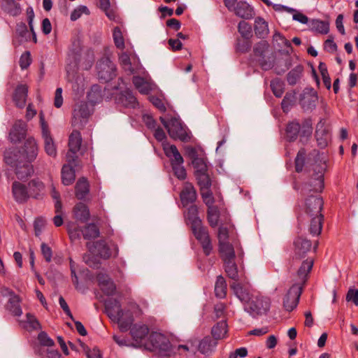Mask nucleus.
Listing matches in <instances>:
<instances>
[{
    "label": "nucleus",
    "mask_w": 358,
    "mask_h": 358,
    "mask_svg": "<svg viewBox=\"0 0 358 358\" xmlns=\"http://www.w3.org/2000/svg\"><path fill=\"white\" fill-rule=\"evenodd\" d=\"M81 141L80 133L77 130H74L69 136V150L72 152H78L80 148Z\"/></svg>",
    "instance_id": "nucleus-45"
},
{
    "label": "nucleus",
    "mask_w": 358,
    "mask_h": 358,
    "mask_svg": "<svg viewBox=\"0 0 358 358\" xmlns=\"http://www.w3.org/2000/svg\"><path fill=\"white\" fill-rule=\"evenodd\" d=\"M306 151L301 148L295 158V170L301 173L306 166L310 171H313L309 181L302 184L301 194L306 195L309 192H321L324 187V174L327 169L326 159L323 154H320L317 150L309 152L307 158Z\"/></svg>",
    "instance_id": "nucleus-1"
},
{
    "label": "nucleus",
    "mask_w": 358,
    "mask_h": 358,
    "mask_svg": "<svg viewBox=\"0 0 358 358\" xmlns=\"http://www.w3.org/2000/svg\"><path fill=\"white\" fill-rule=\"evenodd\" d=\"M87 82L85 81L83 76L78 75L75 83L73 85V90L78 99L82 97L85 94Z\"/></svg>",
    "instance_id": "nucleus-43"
},
{
    "label": "nucleus",
    "mask_w": 358,
    "mask_h": 358,
    "mask_svg": "<svg viewBox=\"0 0 358 358\" xmlns=\"http://www.w3.org/2000/svg\"><path fill=\"white\" fill-rule=\"evenodd\" d=\"M269 44L266 41H261L256 43L253 48V52L256 57L264 58L265 52L268 50Z\"/></svg>",
    "instance_id": "nucleus-56"
},
{
    "label": "nucleus",
    "mask_w": 358,
    "mask_h": 358,
    "mask_svg": "<svg viewBox=\"0 0 358 358\" xmlns=\"http://www.w3.org/2000/svg\"><path fill=\"white\" fill-rule=\"evenodd\" d=\"M69 345L72 350H74L80 353H83L87 358H90V349L84 342L78 340V345H76L71 342H69Z\"/></svg>",
    "instance_id": "nucleus-64"
},
{
    "label": "nucleus",
    "mask_w": 358,
    "mask_h": 358,
    "mask_svg": "<svg viewBox=\"0 0 358 358\" xmlns=\"http://www.w3.org/2000/svg\"><path fill=\"white\" fill-rule=\"evenodd\" d=\"M106 311L109 318L117 324L122 332H126L130 329V334L135 342V347L145 348L147 343V337L149 334V328L145 324H136L131 327L134 322L132 313L129 310H124L117 300H108L106 302Z\"/></svg>",
    "instance_id": "nucleus-2"
},
{
    "label": "nucleus",
    "mask_w": 358,
    "mask_h": 358,
    "mask_svg": "<svg viewBox=\"0 0 358 358\" xmlns=\"http://www.w3.org/2000/svg\"><path fill=\"white\" fill-rule=\"evenodd\" d=\"M1 6L5 11L13 16H16L20 13V4L15 0H3Z\"/></svg>",
    "instance_id": "nucleus-46"
},
{
    "label": "nucleus",
    "mask_w": 358,
    "mask_h": 358,
    "mask_svg": "<svg viewBox=\"0 0 358 358\" xmlns=\"http://www.w3.org/2000/svg\"><path fill=\"white\" fill-rule=\"evenodd\" d=\"M27 132V124L22 120L15 122L10 132V138L12 142L17 143L24 138Z\"/></svg>",
    "instance_id": "nucleus-25"
},
{
    "label": "nucleus",
    "mask_w": 358,
    "mask_h": 358,
    "mask_svg": "<svg viewBox=\"0 0 358 358\" xmlns=\"http://www.w3.org/2000/svg\"><path fill=\"white\" fill-rule=\"evenodd\" d=\"M31 163V162H28L27 161H24L15 169V172L18 179L22 180L31 176L34 172L33 166Z\"/></svg>",
    "instance_id": "nucleus-36"
},
{
    "label": "nucleus",
    "mask_w": 358,
    "mask_h": 358,
    "mask_svg": "<svg viewBox=\"0 0 358 358\" xmlns=\"http://www.w3.org/2000/svg\"><path fill=\"white\" fill-rule=\"evenodd\" d=\"M227 324L226 320H222L215 324L211 329V334L215 340L222 339L227 333Z\"/></svg>",
    "instance_id": "nucleus-40"
},
{
    "label": "nucleus",
    "mask_w": 358,
    "mask_h": 358,
    "mask_svg": "<svg viewBox=\"0 0 358 358\" xmlns=\"http://www.w3.org/2000/svg\"><path fill=\"white\" fill-rule=\"evenodd\" d=\"M312 122L310 119H305L302 124L294 120L287 123L285 132L286 138L289 142L296 141L300 134L301 136L308 137L312 134Z\"/></svg>",
    "instance_id": "nucleus-4"
},
{
    "label": "nucleus",
    "mask_w": 358,
    "mask_h": 358,
    "mask_svg": "<svg viewBox=\"0 0 358 358\" xmlns=\"http://www.w3.org/2000/svg\"><path fill=\"white\" fill-rule=\"evenodd\" d=\"M12 194L14 199L17 203H24L29 198L27 187L17 181L13 183Z\"/></svg>",
    "instance_id": "nucleus-27"
},
{
    "label": "nucleus",
    "mask_w": 358,
    "mask_h": 358,
    "mask_svg": "<svg viewBox=\"0 0 358 358\" xmlns=\"http://www.w3.org/2000/svg\"><path fill=\"white\" fill-rule=\"evenodd\" d=\"M230 287L241 301H248L250 299L249 293L239 282H234Z\"/></svg>",
    "instance_id": "nucleus-44"
},
{
    "label": "nucleus",
    "mask_w": 358,
    "mask_h": 358,
    "mask_svg": "<svg viewBox=\"0 0 358 358\" xmlns=\"http://www.w3.org/2000/svg\"><path fill=\"white\" fill-rule=\"evenodd\" d=\"M90 227H78L74 229H69L68 233L71 241L80 240L82 238L87 241L86 247L88 248L90 245Z\"/></svg>",
    "instance_id": "nucleus-26"
},
{
    "label": "nucleus",
    "mask_w": 358,
    "mask_h": 358,
    "mask_svg": "<svg viewBox=\"0 0 358 358\" xmlns=\"http://www.w3.org/2000/svg\"><path fill=\"white\" fill-rule=\"evenodd\" d=\"M255 32L259 38H265L269 32L268 23L262 17H257L255 20Z\"/></svg>",
    "instance_id": "nucleus-35"
},
{
    "label": "nucleus",
    "mask_w": 358,
    "mask_h": 358,
    "mask_svg": "<svg viewBox=\"0 0 358 358\" xmlns=\"http://www.w3.org/2000/svg\"><path fill=\"white\" fill-rule=\"evenodd\" d=\"M22 157L24 161L32 162L38 155V147L34 138H28L20 149Z\"/></svg>",
    "instance_id": "nucleus-16"
},
{
    "label": "nucleus",
    "mask_w": 358,
    "mask_h": 358,
    "mask_svg": "<svg viewBox=\"0 0 358 358\" xmlns=\"http://www.w3.org/2000/svg\"><path fill=\"white\" fill-rule=\"evenodd\" d=\"M133 83L136 88L143 94H148L150 88L145 80L140 76H134L133 78Z\"/></svg>",
    "instance_id": "nucleus-54"
},
{
    "label": "nucleus",
    "mask_w": 358,
    "mask_h": 358,
    "mask_svg": "<svg viewBox=\"0 0 358 358\" xmlns=\"http://www.w3.org/2000/svg\"><path fill=\"white\" fill-rule=\"evenodd\" d=\"M220 210L217 206H209L207 209V220L209 225L215 228L218 225L220 219Z\"/></svg>",
    "instance_id": "nucleus-41"
},
{
    "label": "nucleus",
    "mask_w": 358,
    "mask_h": 358,
    "mask_svg": "<svg viewBox=\"0 0 358 358\" xmlns=\"http://www.w3.org/2000/svg\"><path fill=\"white\" fill-rule=\"evenodd\" d=\"M18 297L13 295L9 299V308L10 310L16 316H20L22 313V309L18 304Z\"/></svg>",
    "instance_id": "nucleus-63"
},
{
    "label": "nucleus",
    "mask_w": 358,
    "mask_h": 358,
    "mask_svg": "<svg viewBox=\"0 0 358 358\" xmlns=\"http://www.w3.org/2000/svg\"><path fill=\"white\" fill-rule=\"evenodd\" d=\"M28 87L26 85H19L15 90L13 94V101L16 106L22 108L26 104L27 97Z\"/></svg>",
    "instance_id": "nucleus-28"
},
{
    "label": "nucleus",
    "mask_w": 358,
    "mask_h": 358,
    "mask_svg": "<svg viewBox=\"0 0 358 358\" xmlns=\"http://www.w3.org/2000/svg\"><path fill=\"white\" fill-rule=\"evenodd\" d=\"M303 287L301 284H293L288 290L283 299V306L287 311L293 310L299 301L302 293Z\"/></svg>",
    "instance_id": "nucleus-11"
},
{
    "label": "nucleus",
    "mask_w": 358,
    "mask_h": 358,
    "mask_svg": "<svg viewBox=\"0 0 358 358\" xmlns=\"http://www.w3.org/2000/svg\"><path fill=\"white\" fill-rule=\"evenodd\" d=\"M111 228L108 217L100 213L99 215L91 216V239L96 238H108L112 236Z\"/></svg>",
    "instance_id": "nucleus-5"
},
{
    "label": "nucleus",
    "mask_w": 358,
    "mask_h": 358,
    "mask_svg": "<svg viewBox=\"0 0 358 358\" xmlns=\"http://www.w3.org/2000/svg\"><path fill=\"white\" fill-rule=\"evenodd\" d=\"M76 196L78 200H85L90 193V184L86 178H80L75 187Z\"/></svg>",
    "instance_id": "nucleus-29"
},
{
    "label": "nucleus",
    "mask_w": 358,
    "mask_h": 358,
    "mask_svg": "<svg viewBox=\"0 0 358 358\" xmlns=\"http://www.w3.org/2000/svg\"><path fill=\"white\" fill-rule=\"evenodd\" d=\"M166 341V336L160 333L152 332L149 336V342L145 344V348L150 351V349H157L159 346Z\"/></svg>",
    "instance_id": "nucleus-39"
},
{
    "label": "nucleus",
    "mask_w": 358,
    "mask_h": 358,
    "mask_svg": "<svg viewBox=\"0 0 358 358\" xmlns=\"http://www.w3.org/2000/svg\"><path fill=\"white\" fill-rule=\"evenodd\" d=\"M150 351L155 352L162 357H169L176 353L175 347L170 343L169 338L166 337V341L160 345L157 349H150Z\"/></svg>",
    "instance_id": "nucleus-33"
},
{
    "label": "nucleus",
    "mask_w": 358,
    "mask_h": 358,
    "mask_svg": "<svg viewBox=\"0 0 358 358\" xmlns=\"http://www.w3.org/2000/svg\"><path fill=\"white\" fill-rule=\"evenodd\" d=\"M219 252L223 261L235 259L234 247L229 241L219 243Z\"/></svg>",
    "instance_id": "nucleus-38"
},
{
    "label": "nucleus",
    "mask_w": 358,
    "mask_h": 358,
    "mask_svg": "<svg viewBox=\"0 0 358 358\" xmlns=\"http://www.w3.org/2000/svg\"><path fill=\"white\" fill-rule=\"evenodd\" d=\"M16 34L20 38L21 43L29 41L31 39V35L24 22H21L17 24Z\"/></svg>",
    "instance_id": "nucleus-53"
},
{
    "label": "nucleus",
    "mask_w": 358,
    "mask_h": 358,
    "mask_svg": "<svg viewBox=\"0 0 358 358\" xmlns=\"http://www.w3.org/2000/svg\"><path fill=\"white\" fill-rule=\"evenodd\" d=\"M224 270L225 272L227 273V275L230 278L236 281L238 280V275L237 266L234 262V259L225 260L224 261Z\"/></svg>",
    "instance_id": "nucleus-48"
},
{
    "label": "nucleus",
    "mask_w": 358,
    "mask_h": 358,
    "mask_svg": "<svg viewBox=\"0 0 358 358\" xmlns=\"http://www.w3.org/2000/svg\"><path fill=\"white\" fill-rule=\"evenodd\" d=\"M315 138L318 146L324 148L327 146L329 141L331 140V134L329 131L324 127V124L320 122L317 124L315 131Z\"/></svg>",
    "instance_id": "nucleus-24"
},
{
    "label": "nucleus",
    "mask_w": 358,
    "mask_h": 358,
    "mask_svg": "<svg viewBox=\"0 0 358 358\" xmlns=\"http://www.w3.org/2000/svg\"><path fill=\"white\" fill-rule=\"evenodd\" d=\"M70 268L71 272L72 281L76 287V289L83 293L85 294L87 292V284L90 280L88 269L82 270L80 271V282L78 281V276L76 275V269L74 268V262L72 259L70 260Z\"/></svg>",
    "instance_id": "nucleus-12"
},
{
    "label": "nucleus",
    "mask_w": 358,
    "mask_h": 358,
    "mask_svg": "<svg viewBox=\"0 0 358 358\" xmlns=\"http://www.w3.org/2000/svg\"><path fill=\"white\" fill-rule=\"evenodd\" d=\"M40 125L41 128V134L44 141V149L46 154L50 157L57 156V150L54 141L50 135L48 124L45 120L44 115L40 113Z\"/></svg>",
    "instance_id": "nucleus-10"
},
{
    "label": "nucleus",
    "mask_w": 358,
    "mask_h": 358,
    "mask_svg": "<svg viewBox=\"0 0 358 358\" xmlns=\"http://www.w3.org/2000/svg\"><path fill=\"white\" fill-rule=\"evenodd\" d=\"M90 109L87 101L76 103L73 113L72 125L78 129H83L89 122Z\"/></svg>",
    "instance_id": "nucleus-9"
},
{
    "label": "nucleus",
    "mask_w": 358,
    "mask_h": 358,
    "mask_svg": "<svg viewBox=\"0 0 358 358\" xmlns=\"http://www.w3.org/2000/svg\"><path fill=\"white\" fill-rule=\"evenodd\" d=\"M113 41L115 46L119 49L124 48V40L122 36V33L120 27H116L113 29Z\"/></svg>",
    "instance_id": "nucleus-60"
},
{
    "label": "nucleus",
    "mask_w": 358,
    "mask_h": 358,
    "mask_svg": "<svg viewBox=\"0 0 358 358\" xmlns=\"http://www.w3.org/2000/svg\"><path fill=\"white\" fill-rule=\"evenodd\" d=\"M217 345V340H215L213 337L207 336L200 341L198 345V350L202 355L209 356L215 351Z\"/></svg>",
    "instance_id": "nucleus-23"
},
{
    "label": "nucleus",
    "mask_w": 358,
    "mask_h": 358,
    "mask_svg": "<svg viewBox=\"0 0 358 358\" xmlns=\"http://www.w3.org/2000/svg\"><path fill=\"white\" fill-rule=\"evenodd\" d=\"M193 234L195 238L200 242L205 255H210L213 250V245L207 228L205 227Z\"/></svg>",
    "instance_id": "nucleus-18"
},
{
    "label": "nucleus",
    "mask_w": 358,
    "mask_h": 358,
    "mask_svg": "<svg viewBox=\"0 0 358 358\" xmlns=\"http://www.w3.org/2000/svg\"><path fill=\"white\" fill-rule=\"evenodd\" d=\"M238 32L245 39H250L252 36V27L249 23L245 21H241L238 25Z\"/></svg>",
    "instance_id": "nucleus-59"
},
{
    "label": "nucleus",
    "mask_w": 358,
    "mask_h": 358,
    "mask_svg": "<svg viewBox=\"0 0 358 358\" xmlns=\"http://www.w3.org/2000/svg\"><path fill=\"white\" fill-rule=\"evenodd\" d=\"M165 155L170 158L171 166L182 165L184 159L175 145L164 147Z\"/></svg>",
    "instance_id": "nucleus-30"
},
{
    "label": "nucleus",
    "mask_w": 358,
    "mask_h": 358,
    "mask_svg": "<svg viewBox=\"0 0 358 358\" xmlns=\"http://www.w3.org/2000/svg\"><path fill=\"white\" fill-rule=\"evenodd\" d=\"M103 92L101 87L99 85L91 86V106H94L103 101Z\"/></svg>",
    "instance_id": "nucleus-49"
},
{
    "label": "nucleus",
    "mask_w": 358,
    "mask_h": 358,
    "mask_svg": "<svg viewBox=\"0 0 358 358\" xmlns=\"http://www.w3.org/2000/svg\"><path fill=\"white\" fill-rule=\"evenodd\" d=\"M106 238H101L100 240L93 242L91 247V263L94 268H99L102 261H106L111 257H116L119 254V248L116 244L108 245Z\"/></svg>",
    "instance_id": "nucleus-3"
},
{
    "label": "nucleus",
    "mask_w": 358,
    "mask_h": 358,
    "mask_svg": "<svg viewBox=\"0 0 358 358\" xmlns=\"http://www.w3.org/2000/svg\"><path fill=\"white\" fill-rule=\"evenodd\" d=\"M323 205L322 197L310 196L306 200V213L310 217L318 216L321 213Z\"/></svg>",
    "instance_id": "nucleus-17"
},
{
    "label": "nucleus",
    "mask_w": 358,
    "mask_h": 358,
    "mask_svg": "<svg viewBox=\"0 0 358 358\" xmlns=\"http://www.w3.org/2000/svg\"><path fill=\"white\" fill-rule=\"evenodd\" d=\"M3 160L7 165L15 169L24 161L19 149H9L6 150L3 155Z\"/></svg>",
    "instance_id": "nucleus-19"
},
{
    "label": "nucleus",
    "mask_w": 358,
    "mask_h": 358,
    "mask_svg": "<svg viewBox=\"0 0 358 358\" xmlns=\"http://www.w3.org/2000/svg\"><path fill=\"white\" fill-rule=\"evenodd\" d=\"M194 176L197 180V184L200 187V189H205L206 188H210L211 180L207 172L194 173Z\"/></svg>",
    "instance_id": "nucleus-52"
},
{
    "label": "nucleus",
    "mask_w": 358,
    "mask_h": 358,
    "mask_svg": "<svg viewBox=\"0 0 358 358\" xmlns=\"http://www.w3.org/2000/svg\"><path fill=\"white\" fill-rule=\"evenodd\" d=\"M96 73L99 82L106 83L116 77L117 67L108 56H103L96 63Z\"/></svg>",
    "instance_id": "nucleus-6"
},
{
    "label": "nucleus",
    "mask_w": 358,
    "mask_h": 358,
    "mask_svg": "<svg viewBox=\"0 0 358 358\" xmlns=\"http://www.w3.org/2000/svg\"><path fill=\"white\" fill-rule=\"evenodd\" d=\"M192 164L195 169L194 173H200L208 171V166L205 158L198 157L192 162Z\"/></svg>",
    "instance_id": "nucleus-57"
},
{
    "label": "nucleus",
    "mask_w": 358,
    "mask_h": 358,
    "mask_svg": "<svg viewBox=\"0 0 358 358\" xmlns=\"http://www.w3.org/2000/svg\"><path fill=\"white\" fill-rule=\"evenodd\" d=\"M284 83L279 78H275L271 81L270 87L273 94L280 98L284 93Z\"/></svg>",
    "instance_id": "nucleus-55"
},
{
    "label": "nucleus",
    "mask_w": 358,
    "mask_h": 358,
    "mask_svg": "<svg viewBox=\"0 0 358 358\" xmlns=\"http://www.w3.org/2000/svg\"><path fill=\"white\" fill-rule=\"evenodd\" d=\"M318 246V241H316L313 248L312 242L302 236H296L293 241V260H300L307 258L308 253L316 252Z\"/></svg>",
    "instance_id": "nucleus-7"
},
{
    "label": "nucleus",
    "mask_w": 358,
    "mask_h": 358,
    "mask_svg": "<svg viewBox=\"0 0 358 358\" xmlns=\"http://www.w3.org/2000/svg\"><path fill=\"white\" fill-rule=\"evenodd\" d=\"M234 10L236 15L246 20L252 18L254 15L253 8L245 1L238 2Z\"/></svg>",
    "instance_id": "nucleus-31"
},
{
    "label": "nucleus",
    "mask_w": 358,
    "mask_h": 358,
    "mask_svg": "<svg viewBox=\"0 0 358 358\" xmlns=\"http://www.w3.org/2000/svg\"><path fill=\"white\" fill-rule=\"evenodd\" d=\"M308 231L313 236H318L322 231L324 216L320 213L318 216L311 217Z\"/></svg>",
    "instance_id": "nucleus-34"
},
{
    "label": "nucleus",
    "mask_w": 358,
    "mask_h": 358,
    "mask_svg": "<svg viewBox=\"0 0 358 358\" xmlns=\"http://www.w3.org/2000/svg\"><path fill=\"white\" fill-rule=\"evenodd\" d=\"M167 131L173 139H180L183 142L187 141L189 139V136L180 120L176 117L171 119Z\"/></svg>",
    "instance_id": "nucleus-13"
},
{
    "label": "nucleus",
    "mask_w": 358,
    "mask_h": 358,
    "mask_svg": "<svg viewBox=\"0 0 358 358\" xmlns=\"http://www.w3.org/2000/svg\"><path fill=\"white\" fill-rule=\"evenodd\" d=\"M303 71V67L300 65L292 69L287 76V80L289 85H294L300 79Z\"/></svg>",
    "instance_id": "nucleus-51"
},
{
    "label": "nucleus",
    "mask_w": 358,
    "mask_h": 358,
    "mask_svg": "<svg viewBox=\"0 0 358 358\" xmlns=\"http://www.w3.org/2000/svg\"><path fill=\"white\" fill-rule=\"evenodd\" d=\"M117 101L126 108H135L138 105L136 98L129 90H125L119 94Z\"/></svg>",
    "instance_id": "nucleus-32"
},
{
    "label": "nucleus",
    "mask_w": 358,
    "mask_h": 358,
    "mask_svg": "<svg viewBox=\"0 0 358 358\" xmlns=\"http://www.w3.org/2000/svg\"><path fill=\"white\" fill-rule=\"evenodd\" d=\"M271 301L268 297L256 296L245 306V310L253 317L265 315L269 310Z\"/></svg>",
    "instance_id": "nucleus-8"
},
{
    "label": "nucleus",
    "mask_w": 358,
    "mask_h": 358,
    "mask_svg": "<svg viewBox=\"0 0 358 358\" xmlns=\"http://www.w3.org/2000/svg\"><path fill=\"white\" fill-rule=\"evenodd\" d=\"M200 192L202 199L204 203L207 206V207L209 208V206H214L213 203L215 202V199L213 196V193L210 190V188L200 189Z\"/></svg>",
    "instance_id": "nucleus-62"
},
{
    "label": "nucleus",
    "mask_w": 358,
    "mask_h": 358,
    "mask_svg": "<svg viewBox=\"0 0 358 358\" xmlns=\"http://www.w3.org/2000/svg\"><path fill=\"white\" fill-rule=\"evenodd\" d=\"M95 3L98 8L105 13L109 20H116V13L113 9L110 8V3L109 0H95Z\"/></svg>",
    "instance_id": "nucleus-42"
},
{
    "label": "nucleus",
    "mask_w": 358,
    "mask_h": 358,
    "mask_svg": "<svg viewBox=\"0 0 358 358\" xmlns=\"http://www.w3.org/2000/svg\"><path fill=\"white\" fill-rule=\"evenodd\" d=\"M62 181L64 185H70L76 178L75 169L70 164H64L61 171Z\"/></svg>",
    "instance_id": "nucleus-37"
},
{
    "label": "nucleus",
    "mask_w": 358,
    "mask_h": 358,
    "mask_svg": "<svg viewBox=\"0 0 358 358\" xmlns=\"http://www.w3.org/2000/svg\"><path fill=\"white\" fill-rule=\"evenodd\" d=\"M96 278L101 289L105 294L110 296L115 294L116 286L108 275L99 273Z\"/></svg>",
    "instance_id": "nucleus-20"
},
{
    "label": "nucleus",
    "mask_w": 358,
    "mask_h": 358,
    "mask_svg": "<svg viewBox=\"0 0 358 358\" xmlns=\"http://www.w3.org/2000/svg\"><path fill=\"white\" fill-rule=\"evenodd\" d=\"M73 215L76 223L90 227V208L87 204L83 202H78L73 209Z\"/></svg>",
    "instance_id": "nucleus-14"
},
{
    "label": "nucleus",
    "mask_w": 358,
    "mask_h": 358,
    "mask_svg": "<svg viewBox=\"0 0 358 358\" xmlns=\"http://www.w3.org/2000/svg\"><path fill=\"white\" fill-rule=\"evenodd\" d=\"M215 294L217 297L220 299L224 298L226 296L227 282L225 279L222 275L217 277L215 285Z\"/></svg>",
    "instance_id": "nucleus-47"
},
{
    "label": "nucleus",
    "mask_w": 358,
    "mask_h": 358,
    "mask_svg": "<svg viewBox=\"0 0 358 358\" xmlns=\"http://www.w3.org/2000/svg\"><path fill=\"white\" fill-rule=\"evenodd\" d=\"M180 200L183 206L193 203L196 199V192L190 182H186L180 194Z\"/></svg>",
    "instance_id": "nucleus-22"
},
{
    "label": "nucleus",
    "mask_w": 358,
    "mask_h": 358,
    "mask_svg": "<svg viewBox=\"0 0 358 358\" xmlns=\"http://www.w3.org/2000/svg\"><path fill=\"white\" fill-rule=\"evenodd\" d=\"M120 63L122 68L129 73H134V69L131 66L129 55L126 52H122L119 57Z\"/></svg>",
    "instance_id": "nucleus-61"
},
{
    "label": "nucleus",
    "mask_w": 358,
    "mask_h": 358,
    "mask_svg": "<svg viewBox=\"0 0 358 358\" xmlns=\"http://www.w3.org/2000/svg\"><path fill=\"white\" fill-rule=\"evenodd\" d=\"M317 101V96H310L308 97H303L301 100V105L305 110H312L316 107V103Z\"/></svg>",
    "instance_id": "nucleus-58"
},
{
    "label": "nucleus",
    "mask_w": 358,
    "mask_h": 358,
    "mask_svg": "<svg viewBox=\"0 0 358 358\" xmlns=\"http://www.w3.org/2000/svg\"><path fill=\"white\" fill-rule=\"evenodd\" d=\"M313 266V257H307V258H305L297 271L299 281L296 282V284H301L302 287H303L304 284L307 281L308 273L312 270Z\"/></svg>",
    "instance_id": "nucleus-21"
},
{
    "label": "nucleus",
    "mask_w": 358,
    "mask_h": 358,
    "mask_svg": "<svg viewBox=\"0 0 358 358\" xmlns=\"http://www.w3.org/2000/svg\"><path fill=\"white\" fill-rule=\"evenodd\" d=\"M311 29L322 34H327L329 31V24L328 22L313 20L311 22Z\"/></svg>",
    "instance_id": "nucleus-50"
},
{
    "label": "nucleus",
    "mask_w": 358,
    "mask_h": 358,
    "mask_svg": "<svg viewBox=\"0 0 358 358\" xmlns=\"http://www.w3.org/2000/svg\"><path fill=\"white\" fill-rule=\"evenodd\" d=\"M185 218L187 224L189 225L192 233L205 228L202 225V221L198 216V208L196 205H191L185 213Z\"/></svg>",
    "instance_id": "nucleus-15"
}]
</instances>
